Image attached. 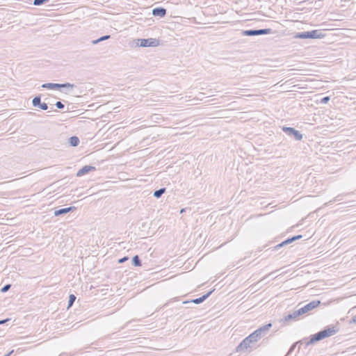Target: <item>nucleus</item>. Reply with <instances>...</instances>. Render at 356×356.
<instances>
[{
    "label": "nucleus",
    "mask_w": 356,
    "mask_h": 356,
    "mask_svg": "<svg viewBox=\"0 0 356 356\" xmlns=\"http://www.w3.org/2000/svg\"><path fill=\"white\" fill-rule=\"evenodd\" d=\"M338 332L335 326H327L323 330L318 332L316 334H312L308 339H305V344L307 346L314 344L321 340L335 334Z\"/></svg>",
    "instance_id": "f257e3e1"
},
{
    "label": "nucleus",
    "mask_w": 356,
    "mask_h": 356,
    "mask_svg": "<svg viewBox=\"0 0 356 356\" xmlns=\"http://www.w3.org/2000/svg\"><path fill=\"white\" fill-rule=\"evenodd\" d=\"M324 37L325 34L322 33L321 30L296 33L294 35V38L296 39H321Z\"/></svg>",
    "instance_id": "f03ea898"
},
{
    "label": "nucleus",
    "mask_w": 356,
    "mask_h": 356,
    "mask_svg": "<svg viewBox=\"0 0 356 356\" xmlns=\"http://www.w3.org/2000/svg\"><path fill=\"white\" fill-rule=\"evenodd\" d=\"M271 327V323L262 325L250 334V338H252L254 341L257 342L260 339H261L262 337L267 334V333L268 332L269 330Z\"/></svg>",
    "instance_id": "7ed1b4c3"
},
{
    "label": "nucleus",
    "mask_w": 356,
    "mask_h": 356,
    "mask_svg": "<svg viewBox=\"0 0 356 356\" xmlns=\"http://www.w3.org/2000/svg\"><path fill=\"white\" fill-rule=\"evenodd\" d=\"M273 33L271 29H250L243 30L241 31V35L243 36H255L259 35H267Z\"/></svg>",
    "instance_id": "20e7f679"
},
{
    "label": "nucleus",
    "mask_w": 356,
    "mask_h": 356,
    "mask_svg": "<svg viewBox=\"0 0 356 356\" xmlns=\"http://www.w3.org/2000/svg\"><path fill=\"white\" fill-rule=\"evenodd\" d=\"M136 44L142 47H157L159 44V40L156 38L137 39Z\"/></svg>",
    "instance_id": "39448f33"
},
{
    "label": "nucleus",
    "mask_w": 356,
    "mask_h": 356,
    "mask_svg": "<svg viewBox=\"0 0 356 356\" xmlns=\"http://www.w3.org/2000/svg\"><path fill=\"white\" fill-rule=\"evenodd\" d=\"M282 129L287 136L294 138L296 140H301L302 139V134L293 127H283Z\"/></svg>",
    "instance_id": "423d86ee"
},
{
    "label": "nucleus",
    "mask_w": 356,
    "mask_h": 356,
    "mask_svg": "<svg viewBox=\"0 0 356 356\" xmlns=\"http://www.w3.org/2000/svg\"><path fill=\"white\" fill-rule=\"evenodd\" d=\"M256 341H254L252 338H250V336H248L245 337L236 347V351L241 352V351H246L249 348L251 347L252 343H254Z\"/></svg>",
    "instance_id": "0eeeda50"
},
{
    "label": "nucleus",
    "mask_w": 356,
    "mask_h": 356,
    "mask_svg": "<svg viewBox=\"0 0 356 356\" xmlns=\"http://www.w3.org/2000/svg\"><path fill=\"white\" fill-rule=\"evenodd\" d=\"M321 304V302L318 300H315L313 301H311L310 302L307 303L305 306L300 307L299 309L300 310L302 314H305L313 309L318 307Z\"/></svg>",
    "instance_id": "6e6552de"
},
{
    "label": "nucleus",
    "mask_w": 356,
    "mask_h": 356,
    "mask_svg": "<svg viewBox=\"0 0 356 356\" xmlns=\"http://www.w3.org/2000/svg\"><path fill=\"white\" fill-rule=\"evenodd\" d=\"M213 291H214V289H212L200 298L193 299L191 300L184 301L183 304H188V303H194V304H197V305L200 304V303L203 302L206 299H207Z\"/></svg>",
    "instance_id": "1a4fd4ad"
},
{
    "label": "nucleus",
    "mask_w": 356,
    "mask_h": 356,
    "mask_svg": "<svg viewBox=\"0 0 356 356\" xmlns=\"http://www.w3.org/2000/svg\"><path fill=\"white\" fill-rule=\"evenodd\" d=\"M96 170V168L92 165H84L81 169H79L76 172V177H82L91 171Z\"/></svg>",
    "instance_id": "9d476101"
},
{
    "label": "nucleus",
    "mask_w": 356,
    "mask_h": 356,
    "mask_svg": "<svg viewBox=\"0 0 356 356\" xmlns=\"http://www.w3.org/2000/svg\"><path fill=\"white\" fill-rule=\"evenodd\" d=\"M74 210H76L75 207H69L62 209H58L54 211V216H60L67 214L69 212H72Z\"/></svg>",
    "instance_id": "9b49d317"
},
{
    "label": "nucleus",
    "mask_w": 356,
    "mask_h": 356,
    "mask_svg": "<svg viewBox=\"0 0 356 356\" xmlns=\"http://www.w3.org/2000/svg\"><path fill=\"white\" fill-rule=\"evenodd\" d=\"M152 15L155 17H163L166 15V9L163 7H157L152 10Z\"/></svg>",
    "instance_id": "f8f14e48"
},
{
    "label": "nucleus",
    "mask_w": 356,
    "mask_h": 356,
    "mask_svg": "<svg viewBox=\"0 0 356 356\" xmlns=\"http://www.w3.org/2000/svg\"><path fill=\"white\" fill-rule=\"evenodd\" d=\"M43 88H47L50 90H59L60 86L59 83H47L42 85Z\"/></svg>",
    "instance_id": "ddd939ff"
},
{
    "label": "nucleus",
    "mask_w": 356,
    "mask_h": 356,
    "mask_svg": "<svg viewBox=\"0 0 356 356\" xmlns=\"http://www.w3.org/2000/svg\"><path fill=\"white\" fill-rule=\"evenodd\" d=\"M79 142H80L79 138L76 136H71L69 138V143L72 147L78 146V145L79 144Z\"/></svg>",
    "instance_id": "4468645a"
},
{
    "label": "nucleus",
    "mask_w": 356,
    "mask_h": 356,
    "mask_svg": "<svg viewBox=\"0 0 356 356\" xmlns=\"http://www.w3.org/2000/svg\"><path fill=\"white\" fill-rule=\"evenodd\" d=\"M131 264L136 267L142 266V262L138 255L136 254L132 257Z\"/></svg>",
    "instance_id": "2eb2a0df"
},
{
    "label": "nucleus",
    "mask_w": 356,
    "mask_h": 356,
    "mask_svg": "<svg viewBox=\"0 0 356 356\" xmlns=\"http://www.w3.org/2000/svg\"><path fill=\"white\" fill-rule=\"evenodd\" d=\"M165 191H166L165 188H161L159 190H156L154 192L153 195L156 198H159V197H161L162 196V195L163 193H165Z\"/></svg>",
    "instance_id": "dca6fc26"
},
{
    "label": "nucleus",
    "mask_w": 356,
    "mask_h": 356,
    "mask_svg": "<svg viewBox=\"0 0 356 356\" xmlns=\"http://www.w3.org/2000/svg\"><path fill=\"white\" fill-rule=\"evenodd\" d=\"M291 241L290 239V238H288L287 239H286L285 241H282V243L277 244V245H275L273 248L274 250H278L280 249V248H282L284 247V245H289L290 243H291Z\"/></svg>",
    "instance_id": "f3484780"
},
{
    "label": "nucleus",
    "mask_w": 356,
    "mask_h": 356,
    "mask_svg": "<svg viewBox=\"0 0 356 356\" xmlns=\"http://www.w3.org/2000/svg\"><path fill=\"white\" fill-rule=\"evenodd\" d=\"M352 193H353L352 192V193H350L338 195L332 200H330V202L325 203V205L330 204L332 202L341 201L342 200L341 197V196H343V195H350V194H352Z\"/></svg>",
    "instance_id": "a211bd4d"
},
{
    "label": "nucleus",
    "mask_w": 356,
    "mask_h": 356,
    "mask_svg": "<svg viewBox=\"0 0 356 356\" xmlns=\"http://www.w3.org/2000/svg\"><path fill=\"white\" fill-rule=\"evenodd\" d=\"M40 102H41L40 95L35 96L32 100V104L34 107H38V106H40Z\"/></svg>",
    "instance_id": "6ab92c4d"
},
{
    "label": "nucleus",
    "mask_w": 356,
    "mask_h": 356,
    "mask_svg": "<svg viewBox=\"0 0 356 356\" xmlns=\"http://www.w3.org/2000/svg\"><path fill=\"white\" fill-rule=\"evenodd\" d=\"M76 296L74 295V294H70L69 296V300H68V307H70L72 306V305L74 304L75 300H76Z\"/></svg>",
    "instance_id": "aec40b11"
},
{
    "label": "nucleus",
    "mask_w": 356,
    "mask_h": 356,
    "mask_svg": "<svg viewBox=\"0 0 356 356\" xmlns=\"http://www.w3.org/2000/svg\"><path fill=\"white\" fill-rule=\"evenodd\" d=\"M60 89V88H73L75 87L74 84L70 83H59Z\"/></svg>",
    "instance_id": "412c9836"
},
{
    "label": "nucleus",
    "mask_w": 356,
    "mask_h": 356,
    "mask_svg": "<svg viewBox=\"0 0 356 356\" xmlns=\"http://www.w3.org/2000/svg\"><path fill=\"white\" fill-rule=\"evenodd\" d=\"M292 314H293V318H294L295 320L298 319L300 316L302 315L301 312H300V310L299 309L295 310L294 312H293Z\"/></svg>",
    "instance_id": "4be33fe9"
},
{
    "label": "nucleus",
    "mask_w": 356,
    "mask_h": 356,
    "mask_svg": "<svg viewBox=\"0 0 356 356\" xmlns=\"http://www.w3.org/2000/svg\"><path fill=\"white\" fill-rule=\"evenodd\" d=\"M291 320H295L292 313L289 314L288 315L285 316L284 318H282L281 321L286 322V321H289Z\"/></svg>",
    "instance_id": "5701e85b"
},
{
    "label": "nucleus",
    "mask_w": 356,
    "mask_h": 356,
    "mask_svg": "<svg viewBox=\"0 0 356 356\" xmlns=\"http://www.w3.org/2000/svg\"><path fill=\"white\" fill-rule=\"evenodd\" d=\"M49 0H33V4L35 6H41L47 2H48Z\"/></svg>",
    "instance_id": "b1692460"
},
{
    "label": "nucleus",
    "mask_w": 356,
    "mask_h": 356,
    "mask_svg": "<svg viewBox=\"0 0 356 356\" xmlns=\"http://www.w3.org/2000/svg\"><path fill=\"white\" fill-rule=\"evenodd\" d=\"M10 287H11V284H7L4 285V286L1 288V293H6V292H7V291L10 289Z\"/></svg>",
    "instance_id": "393cba45"
},
{
    "label": "nucleus",
    "mask_w": 356,
    "mask_h": 356,
    "mask_svg": "<svg viewBox=\"0 0 356 356\" xmlns=\"http://www.w3.org/2000/svg\"><path fill=\"white\" fill-rule=\"evenodd\" d=\"M38 107H39L40 109L42 110H44V111H46L48 109V105L47 104L43 102H40V106H38Z\"/></svg>",
    "instance_id": "a878e982"
},
{
    "label": "nucleus",
    "mask_w": 356,
    "mask_h": 356,
    "mask_svg": "<svg viewBox=\"0 0 356 356\" xmlns=\"http://www.w3.org/2000/svg\"><path fill=\"white\" fill-rule=\"evenodd\" d=\"M302 238V235H296V236H293L292 237L290 238L291 242H294L298 239H300Z\"/></svg>",
    "instance_id": "bb28decb"
},
{
    "label": "nucleus",
    "mask_w": 356,
    "mask_h": 356,
    "mask_svg": "<svg viewBox=\"0 0 356 356\" xmlns=\"http://www.w3.org/2000/svg\"><path fill=\"white\" fill-rule=\"evenodd\" d=\"M55 106H56V108L59 109H63L65 108V105L61 102L59 101L55 104Z\"/></svg>",
    "instance_id": "cd10ccee"
},
{
    "label": "nucleus",
    "mask_w": 356,
    "mask_h": 356,
    "mask_svg": "<svg viewBox=\"0 0 356 356\" xmlns=\"http://www.w3.org/2000/svg\"><path fill=\"white\" fill-rule=\"evenodd\" d=\"M110 38H111L110 35H103V36L99 38V41L102 42V41L108 40Z\"/></svg>",
    "instance_id": "c85d7f7f"
},
{
    "label": "nucleus",
    "mask_w": 356,
    "mask_h": 356,
    "mask_svg": "<svg viewBox=\"0 0 356 356\" xmlns=\"http://www.w3.org/2000/svg\"><path fill=\"white\" fill-rule=\"evenodd\" d=\"M330 97L328 96H326V97H324L321 99V103L322 104H327L329 101H330Z\"/></svg>",
    "instance_id": "c756f323"
},
{
    "label": "nucleus",
    "mask_w": 356,
    "mask_h": 356,
    "mask_svg": "<svg viewBox=\"0 0 356 356\" xmlns=\"http://www.w3.org/2000/svg\"><path fill=\"white\" fill-rule=\"evenodd\" d=\"M296 343H293V344L290 347V348H289V351H288V353H287V354H286V356H288L289 354H291V353L294 350V349H295V348H296Z\"/></svg>",
    "instance_id": "7c9ffc66"
},
{
    "label": "nucleus",
    "mask_w": 356,
    "mask_h": 356,
    "mask_svg": "<svg viewBox=\"0 0 356 356\" xmlns=\"http://www.w3.org/2000/svg\"><path fill=\"white\" fill-rule=\"evenodd\" d=\"M128 259H129L128 257H127V256L123 257L122 258H120V259H118V264H123L124 262H125Z\"/></svg>",
    "instance_id": "2f4dec72"
},
{
    "label": "nucleus",
    "mask_w": 356,
    "mask_h": 356,
    "mask_svg": "<svg viewBox=\"0 0 356 356\" xmlns=\"http://www.w3.org/2000/svg\"><path fill=\"white\" fill-rule=\"evenodd\" d=\"M10 321V318H6V319H3V320H0V325H3L4 323H6V322Z\"/></svg>",
    "instance_id": "473e14b6"
},
{
    "label": "nucleus",
    "mask_w": 356,
    "mask_h": 356,
    "mask_svg": "<svg viewBox=\"0 0 356 356\" xmlns=\"http://www.w3.org/2000/svg\"><path fill=\"white\" fill-rule=\"evenodd\" d=\"M99 40V38L97 39V40H94L92 41V44H97L100 42Z\"/></svg>",
    "instance_id": "72a5a7b5"
},
{
    "label": "nucleus",
    "mask_w": 356,
    "mask_h": 356,
    "mask_svg": "<svg viewBox=\"0 0 356 356\" xmlns=\"http://www.w3.org/2000/svg\"><path fill=\"white\" fill-rule=\"evenodd\" d=\"M13 352H14V350H12L8 353L5 355L4 356H10V355H11L13 353Z\"/></svg>",
    "instance_id": "f704fd0d"
},
{
    "label": "nucleus",
    "mask_w": 356,
    "mask_h": 356,
    "mask_svg": "<svg viewBox=\"0 0 356 356\" xmlns=\"http://www.w3.org/2000/svg\"><path fill=\"white\" fill-rule=\"evenodd\" d=\"M354 323H356V315L352 318V321Z\"/></svg>",
    "instance_id": "c9c22d12"
},
{
    "label": "nucleus",
    "mask_w": 356,
    "mask_h": 356,
    "mask_svg": "<svg viewBox=\"0 0 356 356\" xmlns=\"http://www.w3.org/2000/svg\"><path fill=\"white\" fill-rule=\"evenodd\" d=\"M186 209H181V211H180V213H184Z\"/></svg>",
    "instance_id": "e433bc0d"
}]
</instances>
